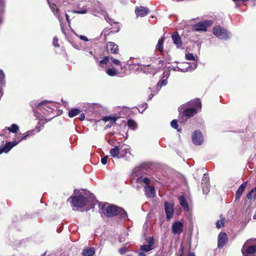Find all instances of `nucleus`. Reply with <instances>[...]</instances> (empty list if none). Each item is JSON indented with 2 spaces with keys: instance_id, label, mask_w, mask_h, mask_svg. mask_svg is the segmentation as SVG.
<instances>
[{
  "instance_id": "38",
  "label": "nucleus",
  "mask_w": 256,
  "mask_h": 256,
  "mask_svg": "<svg viewBox=\"0 0 256 256\" xmlns=\"http://www.w3.org/2000/svg\"><path fill=\"white\" fill-rule=\"evenodd\" d=\"M173 70L174 71H180V72H186L188 71V68H180L178 66H176L173 68Z\"/></svg>"
},
{
  "instance_id": "45",
  "label": "nucleus",
  "mask_w": 256,
  "mask_h": 256,
  "mask_svg": "<svg viewBox=\"0 0 256 256\" xmlns=\"http://www.w3.org/2000/svg\"><path fill=\"white\" fill-rule=\"evenodd\" d=\"M167 84V80H162L161 82H160V85H159V84H157V88H158L160 90V88L162 86H166Z\"/></svg>"
},
{
  "instance_id": "13",
  "label": "nucleus",
  "mask_w": 256,
  "mask_h": 256,
  "mask_svg": "<svg viewBox=\"0 0 256 256\" xmlns=\"http://www.w3.org/2000/svg\"><path fill=\"white\" fill-rule=\"evenodd\" d=\"M154 240L152 237H150L148 238L146 242L144 245L140 246V250L146 252H148L154 248Z\"/></svg>"
},
{
  "instance_id": "10",
  "label": "nucleus",
  "mask_w": 256,
  "mask_h": 256,
  "mask_svg": "<svg viewBox=\"0 0 256 256\" xmlns=\"http://www.w3.org/2000/svg\"><path fill=\"white\" fill-rule=\"evenodd\" d=\"M192 142L196 145H200L204 142L203 136L199 130H195L192 136Z\"/></svg>"
},
{
  "instance_id": "1",
  "label": "nucleus",
  "mask_w": 256,
  "mask_h": 256,
  "mask_svg": "<svg viewBox=\"0 0 256 256\" xmlns=\"http://www.w3.org/2000/svg\"><path fill=\"white\" fill-rule=\"evenodd\" d=\"M68 201L70 202L74 210H78L79 208L86 206L88 210L93 208L96 203V200L92 196L85 197L81 194L71 196Z\"/></svg>"
},
{
  "instance_id": "17",
  "label": "nucleus",
  "mask_w": 256,
  "mask_h": 256,
  "mask_svg": "<svg viewBox=\"0 0 256 256\" xmlns=\"http://www.w3.org/2000/svg\"><path fill=\"white\" fill-rule=\"evenodd\" d=\"M172 38L174 44L178 48H180L182 46L181 38L177 32H173Z\"/></svg>"
},
{
  "instance_id": "52",
  "label": "nucleus",
  "mask_w": 256,
  "mask_h": 256,
  "mask_svg": "<svg viewBox=\"0 0 256 256\" xmlns=\"http://www.w3.org/2000/svg\"><path fill=\"white\" fill-rule=\"evenodd\" d=\"M148 108V104L146 103L142 105V108H143L142 112Z\"/></svg>"
},
{
  "instance_id": "2",
  "label": "nucleus",
  "mask_w": 256,
  "mask_h": 256,
  "mask_svg": "<svg viewBox=\"0 0 256 256\" xmlns=\"http://www.w3.org/2000/svg\"><path fill=\"white\" fill-rule=\"evenodd\" d=\"M100 207L101 213L106 216L112 217L118 215L122 219H126L128 218L127 213L124 209L114 205H110L106 203L100 204Z\"/></svg>"
},
{
  "instance_id": "39",
  "label": "nucleus",
  "mask_w": 256,
  "mask_h": 256,
  "mask_svg": "<svg viewBox=\"0 0 256 256\" xmlns=\"http://www.w3.org/2000/svg\"><path fill=\"white\" fill-rule=\"evenodd\" d=\"M187 60H195V56H194L192 54L188 53L186 54L185 56Z\"/></svg>"
},
{
  "instance_id": "24",
  "label": "nucleus",
  "mask_w": 256,
  "mask_h": 256,
  "mask_svg": "<svg viewBox=\"0 0 256 256\" xmlns=\"http://www.w3.org/2000/svg\"><path fill=\"white\" fill-rule=\"evenodd\" d=\"M106 73L110 76H114L118 74L119 72L114 68H110L106 70Z\"/></svg>"
},
{
  "instance_id": "32",
  "label": "nucleus",
  "mask_w": 256,
  "mask_h": 256,
  "mask_svg": "<svg viewBox=\"0 0 256 256\" xmlns=\"http://www.w3.org/2000/svg\"><path fill=\"white\" fill-rule=\"evenodd\" d=\"M102 120L105 122H110L112 124H114L116 122L117 118L114 116H106L104 117Z\"/></svg>"
},
{
  "instance_id": "8",
  "label": "nucleus",
  "mask_w": 256,
  "mask_h": 256,
  "mask_svg": "<svg viewBox=\"0 0 256 256\" xmlns=\"http://www.w3.org/2000/svg\"><path fill=\"white\" fill-rule=\"evenodd\" d=\"M120 158H124L126 160H130L132 154L130 153V148L125 144H120Z\"/></svg>"
},
{
  "instance_id": "35",
  "label": "nucleus",
  "mask_w": 256,
  "mask_h": 256,
  "mask_svg": "<svg viewBox=\"0 0 256 256\" xmlns=\"http://www.w3.org/2000/svg\"><path fill=\"white\" fill-rule=\"evenodd\" d=\"M226 219L225 218H222L220 220L216 222V227L218 228H220L224 226Z\"/></svg>"
},
{
  "instance_id": "30",
  "label": "nucleus",
  "mask_w": 256,
  "mask_h": 256,
  "mask_svg": "<svg viewBox=\"0 0 256 256\" xmlns=\"http://www.w3.org/2000/svg\"><path fill=\"white\" fill-rule=\"evenodd\" d=\"M6 128L9 132L12 133H16L19 130V127L16 124H12Z\"/></svg>"
},
{
  "instance_id": "37",
  "label": "nucleus",
  "mask_w": 256,
  "mask_h": 256,
  "mask_svg": "<svg viewBox=\"0 0 256 256\" xmlns=\"http://www.w3.org/2000/svg\"><path fill=\"white\" fill-rule=\"evenodd\" d=\"M96 10L98 13L102 14L104 12L103 5L98 2V8H96Z\"/></svg>"
},
{
  "instance_id": "21",
  "label": "nucleus",
  "mask_w": 256,
  "mask_h": 256,
  "mask_svg": "<svg viewBox=\"0 0 256 256\" xmlns=\"http://www.w3.org/2000/svg\"><path fill=\"white\" fill-rule=\"evenodd\" d=\"M107 48L108 52L112 54H118V46L114 42H108L107 44Z\"/></svg>"
},
{
  "instance_id": "5",
  "label": "nucleus",
  "mask_w": 256,
  "mask_h": 256,
  "mask_svg": "<svg viewBox=\"0 0 256 256\" xmlns=\"http://www.w3.org/2000/svg\"><path fill=\"white\" fill-rule=\"evenodd\" d=\"M242 252L243 256H254L256 252V242L252 240H248L244 244Z\"/></svg>"
},
{
  "instance_id": "54",
  "label": "nucleus",
  "mask_w": 256,
  "mask_h": 256,
  "mask_svg": "<svg viewBox=\"0 0 256 256\" xmlns=\"http://www.w3.org/2000/svg\"><path fill=\"white\" fill-rule=\"evenodd\" d=\"M66 19L68 22L70 24V19L69 16L67 14H66Z\"/></svg>"
},
{
  "instance_id": "3",
  "label": "nucleus",
  "mask_w": 256,
  "mask_h": 256,
  "mask_svg": "<svg viewBox=\"0 0 256 256\" xmlns=\"http://www.w3.org/2000/svg\"><path fill=\"white\" fill-rule=\"evenodd\" d=\"M49 103L48 101H43L38 104L36 106V109L34 110L36 116L40 120H42V118L48 116V113L52 110Z\"/></svg>"
},
{
  "instance_id": "9",
  "label": "nucleus",
  "mask_w": 256,
  "mask_h": 256,
  "mask_svg": "<svg viewBox=\"0 0 256 256\" xmlns=\"http://www.w3.org/2000/svg\"><path fill=\"white\" fill-rule=\"evenodd\" d=\"M213 22L211 20H205L200 22L194 26V28L197 32H206L207 28L211 26Z\"/></svg>"
},
{
  "instance_id": "48",
  "label": "nucleus",
  "mask_w": 256,
  "mask_h": 256,
  "mask_svg": "<svg viewBox=\"0 0 256 256\" xmlns=\"http://www.w3.org/2000/svg\"><path fill=\"white\" fill-rule=\"evenodd\" d=\"M128 251V248L126 247H122L119 250V252L121 254H124Z\"/></svg>"
},
{
  "instance_id": "7",
  "label": "nucleus",
  "mask_w": 256,
  "mask_h": 256,
  "mask_svg": "<svg viewBox=\"0 0 256 256\" xmlns=\"http://www.w3.org/2000/svg\"><path fill=\"white\" fill-rule=\"evenodd\" d=\"M108 64L120 66L122 69V64L120 60L115 59L112 57L108 56H104L103 59L99 62V66L104 67V66Z\"/></svg>"
},
{
  "instance_id": "55",
  "label": "nucleus",
  "mask_w": 256,
  "mask_h": 256,
  "mask_svg": "<svg viewBox=\"0 0 256 256\" xmlns=\"http://www.w3.org/2000/svg\"><path fill=\"white\" fill-rule=\"evenodd\" d=\"M60 27H61V30L62 32V33H64V34H66L65 29L64 28V26H62V24H60Z\"/></svg>"
},
{
  "instance_id": "46",
  "label": "nucleus",
  "mask_w": 256,
  "mask_h": 256,
  "mask_svg": "<svg viewBox=\"0 0 256 256\" xmlns=\"http://www.w3.org/2000/svg\"><path fill=\"white\" fill-rule=\"evenodd\" d=\"M58 38L56 37H54L53 39L52 44L53 46L55 47H59L60 45L58 42Z\"/></svg>"
},
{
  "instance_id": "50",
  "label": "nucleus",
  "mask_w": 256,
  "mask_h": 256,
  "mask_svg": "<svg viewBox=\"0 0 256 256\" xmlns=\"http://www.w3.org/2000/svg\"><path fill=\"white\" fill-rule=\"evenodd\" d=\"M108 156H105L101 159V162L103 164H106L107 162Z\"/></svg>"
},
{
  "instance_id": "33",
  "label": "nucleus",
  "mask_w": 256,
  "mask_h": 256,
  "mask_svg": "<svg viewBox=\"0 0 256 256\" xmlns=\"http://www.w3.org/2000/svg\"><path fill=\"white\" fill-rule=\"evenodd\" d=\"M127 124L128 127L132 130H135L136 128V124L132 120H128Z\"/></svg>"
},
{
  "instance_id": "28",
  "label": "nucleus",
  "mask_w": 256,
  "mask_h": 256,
  "mask_svg": "<svg viewBox=\"0 0 256 256\" xmlns=\"http://www.w3.org/2000/svg\"><path fill=\"white\" fill-rule=\"evenodd\" d=\"M4 10V0H0V24L3 21V14Z\"/></svg>"
},
{
  "instance_id": "4",
  "label": "nucleus",
  "mask_w": 256,
  "mask_h": 256,
  "mask_svg": "<svg viewBox=\"0 0 256 256\" xmlns=\"http://www.w3.org/2000/svg\"><path fill=\"white\" fill-rule=\"evenodd\" d=\"M188 106L184 111V114L187 118H190L195 115L201 109L202 104L199 99L194 100L188 103Z\"/></svg>"
},
{
  "instance_id": "44",
  "label": "nucleus",
  "mask_w": 256,
  "mask_h": 256,
  "mask_svg": "<svg viewBox=\"0 0 256 256\" xmlns=\"http://www.w3.org/2000/svg\"><path fill=\"white\" fill-rule=\"evenodd\" d=\"M75 34L76 36L78 37L81 40H82L84 41H85V42H88V38L84 36H83V35H79L77 34H76L75 33Z\"/></svg>"
},
{
  "instance_id": "61",
  "label": "nucleus",
  "mask_w": 256,
  "mask_h": 256,
  "mask_svg": "<svg viewBox=\"0 0 256 256\" xmlns=\"http://www.w3.org/2000/svg\"><path fill=\"white\" fill-rule=\"evenodd\" d=\"M150 61H152L154 58L150 57L149 58Z\"/></svg>"
},
{
  "instance_id": "40",
  "label": "nucleus",
  "mask_w": 256,
  "mask_h": 256,
  "mask_svg": "<svg viewBox=\"0 0 256 256\" xmlns=\"http://www.w3.org/2000/svg\"><path fill=\"white\" fill-rule=\"evenodd\" d=\"M206 183H209V180L206 174H204V176L202 178V185H204V184H206Z\"/></svg>"
},
{
  "instance_id": "18",
  "label": "nucleus",
  "mask_w": 256,
  "mask_h": 256,
  "mask_svg": "<svg viewBox=\"0 0 256 256\" xmlns=\"http://www.w3.org/2000/svg\"><path fill=\"white\" fill-rule=\"evenodd\" d=\"M248 181H246L242 183L238 188V190L236 192V200H238L241 196L243 192H244V190L246 189L247 184H248Z\"/></svg>"
},
{
  "instance_id": "62",
  "label": "nucleus",
  "mask_w": 256,
  "mask_h": 256,
  "mask_svg": "<svg viewBox=\"0 0 256 256\" xmlns=\"http://www.w3.org/2000/svg\"><path fill=\"white\" fill-rule=\"evenodd\" d=\"M110 126H111V124H110V125H107V126H106V128H110Z\"/></svg>"
},
{
  "instance_id": "26",
  "label": "nucleus",
  "mask_w": 256,
  "mask_h": 256,
  "mask_svg": "<svg viewBox=\"0 0 256 256\" xmlns=\"http://www.w3.org/2000/svg\"><path fill=\"white\" fill-rule=\"evenodd\" d=\"M6 80L4 72L0 70V88H3L6 86Z\"/></svg>"
},
{
  "instance_id": "16",
  "label": "nucleus",
  "mask_w": 256,
  "mask_h": 256,
  "mask_svg": "<svg viewBox=\"0 0 256 256\" xmlns=\"http://www.w3.org/2000/svg\"><path fill=\"white\" fill-rule=\"evenodd\" d=\"M56 0L58 2L60 1V0ZM47 1L51 10L56 16L60 22L61 18L60 14H59V9L57 8L56 6L54 4V3L52 2V0H47Z\"/></svg>"
},
{
  "instance_id": "53",
  "label": "nucleus",
  "mask_w": 256,
  "mask_h": 256,
  "mask_svg": "<svg viewBox=\"0 0 256 256\" xmlns=\"http://www.w3.org/2000/svg\"><path fill=\"white\" fill-rule=\"evenodd\" d=\"M118 241L120 242L125 241V238L124 237L120 236L118 238Z\"/></svg>"
},
{
  "instance_id": "34",
  "label": "nucleus",
  "mask_w": 256,
  "mask_h": 256,
  "mask_svg": "<svg viewBox=\"0 0 256 256\" xmlns=\"http://www.w3.org/2000/svg\"><path fill=\"white\" fill-rule=\"evenodd\" d=\"M202 188L203 193L204 194H208V192L210 191V184L206 183V184H204V185H202Z\"/></svg>"
},
{
  "instance_id": "63",
  "label": "nucleus",
  "mask_w": 256,
  "mask_h": 256,
  "mask_svg": "<svg viewBox=\"0 0 256 256\" xmlns=\"http://www.w3.org/2000/svg\"><path fill=\"white\" fill-rule=\"evenodd\" d=\"M253 218L254 219V220L256 219V214L254 216Z\"/></svg>"
},
{
  "instance_id": "25",
  "label": "nucleus",
  "mask_w": 256,
  "mask_h": 256,
  "mask_svg": "<svg viewBox=\"0 0 256 256\" xmlns=\"http://www.w3.org/2000/svg\"><path fill=\"white\" fill-rule=\"evenodd\" d=\"M82 254L84 256H92L95 254V250L93 248H88L84 250Z\"/></svg>"
},
{
  "instance_id": "27",
  "label": "nucleus",
  "mask_w": 256,
  "mask_h": 256,
  "mask_svg": "<svg viewBox=\"0 0 256 256\" xmlns=\"http://www.w3.org/2000/svg\"><path fill=\"white\" fill-rule=\"evenodd\" d=\"M136 182L137 183L140 184H144L146 186L150 184L149 178L143 176H140L136 180Z\"/></svg>"
},
{
  "instance_id": "23",
  "label": "nucleus",
  "mask_w": 256,
  "mask_h": 256,
  "mask_svg": "<svg viewBox=\"0 0 256 256\" xmlns=\"http://www.w3.org/2000/svg\"><path fill=\"white\" fill-rule=\"evenodd\" d=\"M178 200H179L180 204L182 207L184 208V210L186 212H188L189 210L188 205L187 201L186 200L185 197L184 196H180L178 198Z\"/></svg>"
},
{
  "instance_id": "43",
  "label": "nucleus",
  "mask_w": 256,
  "mask_h": 256,
  "mask_svg": "<svg viewBox=\"0 0 256 256\" xmlns=\"http://www.w3.org/2000/svg\"><path fill=\"white\" fill-rule=\"evenodd\" d=\"M32 133V131L28 132L24 136H22L18 140H16V142H19V143H20L22 140H26V138L28 136H30Z\"/></svg>"
},
{
  "instance_id": "29",
  "label": "nucleus",
  "mask_w": 256,
  "mask_h": 256,
  "mask_svg": "<svg viewBox=\"0 0 256 256\" xmlns=\"http://www.w3.org/2000/svg\"><path fill=\"white\" fill-rule=\"evenodd\" d=\"M164 37H162L160 38L158 41V43L156 46V49L158 50L160 52H162L163 51V44L164 42Z\"/></svg>"
},
{
  "instance_id": "41",
  "label": "nucleus",
  "mask_w": 256,
  "mask_h": 256,
  "mask_svg": "<svg viewBox=\"0 0 256 256\" xmlns=\"http://www.w3.org/2000/svg\"><path fill=\"white\" fill-rule=\"evenodd\" d=\"M88 10L86 8H83L82 10H74L73 12L78 14H84L87 12Z\"/></svg>"
},
{
  "instance_id": "59",
  "label": "nucleus",
  "mask_w": 256,
  "mask_h": 256,
  "mask_svg": "<svg viewBox=\"0 0 256 256\" xmlns=\"http://www.w3.org/2000/svg\"><path fill=\"white\" fill-rule=\"evenodd\" d=\"M232 0L234 2H239V1H241L242 2H248V0Z\"/></svg>"
},
{
  "instance_id": "22",
  "label": "nucleus",
  "mask_w": 256,
  "mask_h": 256,
  "mask_svg": "<svg viewBox=\"0 0 256 256\" xmlns=\"http://www.w3.org/2000/svg\"><path fill=\"white\" fill-rule=\"evenodd\" d=\"M135 12L137 16L142 17L147 14L148 8L146 7L140 6L137 8L135 10Z\"/></svg>"
},
{
  "instance_id": "49",
  "label": "nucleus",
  "mask_w": 256,
  "mask_h": 256,
  "mask_svg": "<svg viewBox=\"0 0 256 256\" xmlns=\"http://www.w3.org/2000/svg\"><path fill=\"white\" fill-rule=\"evenodd\" d=\"M180 250L181 251V254H180V256H184L183 254L184 247L182 246H180ZM188 256H195V254L193 252H190Z\"/></svg>"
},
{
  "instance_id": "47",
  "label": "nucleus",
  "mask_w": 256,
  "mask_h": 256,
  "mask_svg": "<svg viewBox=\"0 0 256 256\" xmlns=\"http://www.w3.org/2000/svg\"><path fill=\"white\" fill-rule=\"evenodd\" d=\"M48 121H46L45 122H42V126H36V128H35V130L37 132H40L41 130L44 128V125L45 123H46Z\"/></svg>"
},
{
  "instance_id": "36",
  "label": "nucleus",
  "mask_w": 256,
  "mask_h": 256,
  "mask_svg": "<svg viewBox=\"0 0 256 256\" xmlns=\"http://www.w3.org/2000/svg\"><path fill=\"white\" fill-rule=\"evenodd\" d=\"M188 64V67H186V68H188L189 70H195L198 64H196V62H194L192 64Z\"/></svg>"
},
{
  "instance_id": "14",
  "label": "nucleus",
  "mask_w": 256,
  "mask_h": 256,
  "mask_svg": "<svg viewBox=\"0 0 256 256\" xmlns=\"http://www.w3.org/2000/svg\"><path fill=\"white\" fill-rule=\"evenodd\" d=\"M164 210L166 214V219L170 220L174 214V206L172 204L165 202Z\"/></svg>"
},
{
  "instance_id": "19",
  "label": "nucleus",
  "mask_w": 256,
  "mask_h": 256,
  "mask_svg": "<svg viewBox=\"0 0 256 256\" xmlns=\"http://www.w3.org/2000/svg\"><path fill=\"white\" fill-rule=\"evenodd\" d=\"M144 192L146 195L149 198L154 197L156 194L154 188L149 184L144 186Z\"/></svg>"
},
{
  "instance_id": "57",
  "label": "nucleus",
  "mask_w": 256,
  "mask_h": 256,
  "mask_svg": "<svg viewBox=\"0 0 256 256\" xmlns=\"http://www.w3.org/2000/svg\"><path fill=\"white\" fill-rule=\"evenodd\" d=\"M154 94H150L148 97V100H151Z\"/></svg>"
},
{
  "instance_id": "56",
  "label": "nucleus",
  "mask_w": 256,
  "mask_h": 256,
  "mask_svg": "<svg viewBox=\"0 0 256 256\" xmlns=\"http://www.w3.org/2000/svg\"><path fill=\"white\" fill-rule=\"evenodd\" d=\"M138 256H146V254L143 252H140L138 254Z\"/></svg>"
},
{
  "instance_id": "11",
  "label": "nucleus",
  "mask_w": 256,
  "mask_h": 256,
  "mask_svg": "<svg viewBox=\"0 0 256 256\" xmlns=\"http://www.w3.org/2000/svg\"><path fill=\"white\" fill-rule=\"evenodd\" d=\"M19 144V142H16V140H13L11 142H6L4 146L0 148V154L5 152L8 153L14 146Z\"/></svg>"
},
{
  "instance_id": "20",
  "label": "nucleus",
  "mask_w": 256,
  "mask_h": 256,
  "mask_svg": "<svg viewBox=\"0 0 256 256\" xmlns=\"http://www.w3.org/2000/svg\"><path fill=\"white\" fill-rule=\"evenodd\" d=\"M120 144H119L118 146H115L114 148H112L110 150V153L112 157L114 158H120Z\"/></svg>"
},
{
  "instance_id": "58",
  "label": "nucleus",
  "mask_w": 256,
  "mask_h": 256,
  "mask_svg": "<svg viewBox=\"0 0 256 256\" xmlns=\"http://www.w3.org/2000/svg\"><path fill=\"white\" fill-rule=\"evenodd\" d=\"M164 76L166 75V76H169L170 75V72L169 71H164Z\"/></svg>"
},
{
  "instance_id": "64",
  "label": "nucleus",
  "mask_w": 256,
  "mask_h": 256,
  "mask_svg": "<svg viewBox=\"0 0 256 256\" xmlns=\"http://www.w3.org/2000/svg\"><path fill=\"white\" fill-rule=\"evenodd\" d=\"M162 63H163V60H160L159 62V64H162Z\"/></svg>"
},
{
  "instance_id": "15",
  "label": "nucleus",
  "mask_w": 256,
  "mask_h": 256,
  "mask_svg": "<svg viewBox=\"0 0 256 256\" xmlns=\"http://www.w3.org/2000/svg\"><path fill=\"white\" fill-rule=\"evenodd\" d=\"M228 241V236L225 232H220L218 236V247L219 248H222Z\"/></svg>"
},
{
  "instance_id": "51",
  "label": "nucleus",
  "mask_w": 256,
  "mask_h": 256,
  "mask_svg": "<svg viewBox=\"0 0 256 256\" xmlns=\"http://www.w3.org/2000/svg\"><path fill=\"white\" fill-rule=\"evenodd\" d=\"M79 118L80 120H84L85 115H84V113H82L80 114Z\"/></svg>"
},
{
  "instance_id": "42",
  "label": "nucleus",
  "mask_w": 256,
  "mask_h": 256,
  "mask_svg": "<svg viewBox=\"0 0 256 256\" xmlns=\"http://www.w3.org/2000/svg\"><path fill=\"white\" fill-rule=\"evenodd\" d=\"M170 125L172 128L178 129V122L176 120H172L170 123Z\"/></svg>"
},
{
  "instance_id": "6",
  "label": "nucleus",
  "mask_w": 256,
  "mask_h": 256,
  "mask_svg": "<svg viewBox=\"0 0 256 256\" xmlns=\"http://www.w3.org/2000/svg\"><path fill=\"white\" fill-rule=\"evenodd\" d=\"M213 34L220 39L226 40L230 36V34L227 30L220 26H216L213 28Z\"/></svg>"
},
{
  "instance_id": "60",
  "label": "nucleus",
  "mask_w": 256,
  "mask_h": 256,
  "mask_svg": "<svg viewBox=\"0 0 256 256\" xmlns=\"http://www.w3.org/2000/svg\"><path fill=\"white\" fill-rule=\"evenodd\" d=\"M88 54L94 56L92 51H89Z\"/></svg>"
},
{
  "instance_id": "12",
  "label": "nucleus",
  "mask_w": 256,
  "mask_h": 256,
  "mask_svg": "<svg viewBox=\"0 0 256 256\" xmlns=\"http://www.w3.org/2000/svg\"><path fill=\"white\" fill-rule=\"evenodd\" d=\"M184 224L180 221L175 222L172 226V230L174 234H180L183 231Z\"/></svg>"
},
{
  "instance_id": "31",
  "label": "nucleus",
  "mask_w": 256,
  "mask_h": 256,
  "mask_svg": "<svg viewBox=\"0 0 256 256\" xmlns=\"http://www.w3.org/2000/svg\"><path fill=\"white\" fill-rule=\"evenodd\" d=\"M80 113V110L78 108H73L68 112V116L73 118Z\"/></svg>"
}]
</instances>
